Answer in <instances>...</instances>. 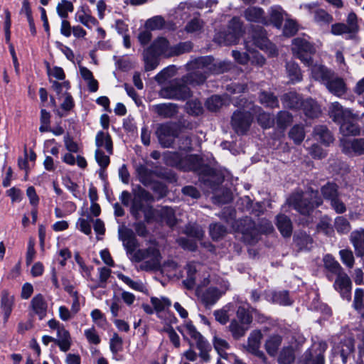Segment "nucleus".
<instances>
[{"mask_svg":"<svg viewBox=\"0 0 364 364\" xmlns=\"http://www.w3.org/2000/svg\"><path fill=\"white\" fill-rule=\"evenodd\" d=\"M287 201L290 206L302 215H309L323 203L318 191H314L312 188H309L304 192H294Z\"/></svg>","mask_w":364,"mask_h":364,"instance_id":"f257e3e1","label":"nucleus"},{"mask_svg":"<svg viewBox=\"0 0 364 364\" xmlns=\"http://www.w3.org/2000/svg\"><path fill=\"white\" fill-rule=\"evenodd\" d=\"M130 260L132 262L140 263L138 269L151 272L160 267L161 255L156 245H152L147 248L138 249Z\"/></svg>","mask_w":364,"mask_h":364,"instance_id":"f03ea898","label":"nucleus"},{"mask_svg":"<svg viewBox=\"0 0 364 364\" xmlns=\"http://www.w3.org/2000/svg\"><path fill=\"white\" fill-rule=\"evenodd\" d=\"M209 63L210 56L200 57L188 63L186 68L190 73L186 75V80L192 86L203 83L209 75Z\"/></svg>","mask_w":364,"mask_h":364,"instance_id":"7ed1b4c3","label":"nucleus"},{"mask_svg":"<svg viewBox=\"0 0 364 364\" xmlns=\"http://www.w3.org/2000/svg\"><path fill=\"white\" fill-rule=\"evenodd\" d=\"M244 33L243 23L238 17H233L228 23L226 30L215 34L213 41L223 46L236 44Z\"/></svg>","mask_w":364,"mask_h":364,"instance_id":"20e7f679","label":"nucleus"},{"mask_svg":"<svg viewBox=\"0 0 364 364\" xmlns=\"http://www.w3.org/2000/svg\"><path fill=\"white\" fill-rule=\"evenodd\" d=\"M188 85H191V82L186 80L185 75L180 79H175L167 86L161 88L159 91V95L166 99L185 100L191 96Z\"/></svg>","mask_w":364,"mask_h":364,"instance_id":"39448f33","label":"nucleus"},{"mask_svg":"<svg viewBox=\"0 0 364 364\" xmlns=\"http://www.w3.org/2000/svg\"><path fill=\"white\" fill-rule=\"evenodd\" d=\"M133 195L134 197L132 201L130 212L135 219L137 220L141 217V212L144 214L149 212L151 206L146 205L145 203L153 202L154 197L150 193L140 186H138L133 189Z\"/></svg>","mask_w":364,"mask_h":364,"instance_id":"423d86ee","label":"nucleus"},{"mask_svg":"<svg viewBox=\"0 0 364 364\" xmlns=\"http://www.w3.org/2000/svg\"><path fill=\"white\" fill-rule=\"evenodd\" d=\"M292 53L305 65L312 64V55L316 50L314 46L304 38H296L292 41Z\"/></svg>","mask_w":364,"mask_h":364,"instance_id":"0eeeda50","label":"nucleus"},{"mask_svg":"<svg viewBox=\"0 0 364 364\" xmlns=\"http://www.w3.org/2000/svg\"><path fill=\"white\" fill-rule=\"evenodd\" d=\"M236 230L242 235V240L248 244L255 243L259 238V230L255 222L246 217L236 222Z\"/></svg>","mask_w":364,"mask_h":364,"instance_id":"6e6552de","label":"nucleus"},{"mask_svg":"<svg viewBox=\"0 0 364 364\" xmlns=\"http://www.w3.org/2000/svg\"><path fill=\"white\" fill-rule=\"evenodd\" d=\"M236 230L242 235V240L248 244L255 243L259 238V230L255 222L246 217L236 222Z\"/></svg>","mask_w":364,"mask_h":364,"instance_id":"1a4fd4ad","label":"nucleus"},{"mask_svg":"<svg viewBox=\"0 0 364 364\" xmlns=\"http://www.w3.org/2000/svg\"><path fill=\"white\" fill-rule=\"evenodd\" d=\"M251 36L253 44L255 46L266 51L271 56L277 55V48L268 39L267 32L263 27L259 26H252Z\"/></svg>","mask_w":364,"mask_h":364,"instance_id":"9d476101","label":"nucleus"},{"mask_svg":"<svg viewBox=\"0 0 364 364\" xmlns=\"http://www.w3.org/2000/svg\"><path fill=\"white\" fill-rule=\"evenodd\" d=\"M187 333L195 341L197 348L199 350V356L203 362H208L210 359L209 352L211 349L210 344L204 339L202 335L191 323L186 325Z\"/></svg>","mask_w":364,"mask_h":364,"instance_id":"9b49d317","label":"nucleus"},{"mask_svg":"<svg viewBox=\"0 0 364 364\" xmlns=\"http://www.w3.org/2000/svg\"><path fill=\"white\" fill-rule=\"evenodd\" d=\"M156 135L161 146L164 148H168L172 146L176 138L178 136V130L172 124H161L157 127Z\"/></svg>","mask_w":364,"mask_h":364,"instance_id":"f8f14e48","label":"nucleus"},{"mask_svg":"<svg viewBox=\"0 0 364 364\" xmlns=\"http://www.w3.org/2000/svg\"><path fill=\"white\" fill-rule=\"evenodd\" d=\"M252 122V114L247 110H237L232 116L231 125L238 134H245Z\"/></svg>","mask_w":364,"mask_h":364,"instance_id":"ddd939ff","label":"nucleus"},{"mask_svg":"<svg viewBox=\"0 0 364 364\" xmlns=\"http://www.w3.org/2000/svg\"><path fill=\"white\" fill-rule=\"evenodd\" d=\"M118 234L119 238L122 240L127 255L130 259L139 247V243L135 236V234L132 230L124 226L119 228Z\"/></svg>","mask_w":364,"mask_h":364,"instance_id":"4468645a","label":"nucleus"},{"mask_svg":"<svg viewBox=\"0 0 364 364\" xmlns=\"http://www.w3.org/2000/svg\"><path fill=\"white\" fill-rule=\"evenodd\" d=\"M300 343L296 342L295 338L292 337L289 344L281 349L278 355V363L279 364H292L300 351Z\"/></svg>","mask_w":364,"mask_h":364,"instance_id":"2eb2a0df","label":"nucleus"},{"mask_svg":"<svg viewBox=\"0 0 364 364\" xmlns=\"http://www.w3.org/2000/svg\"><path fill=\"white\" fill-rule=\"evenodd\" d=\"M334 289L338 291L343 299L350 301L351 299V281L346 272L336 275L333 284Z\"/></svg>","mask_w":364,"mask_h":364,"instance_id":"dca6fc26","label":"nucleus"},{"mask_svg":"<svg viewBox=\"0 0 364 364\" xmlns=\"http://www.w3.org/2000/svg\"><path fill=\"white\" fill-rule=\"evenodd\" d=\"M196 294L206 308L214 305L222 296L218 291V288L213 287L203 291L201 287L198 286L196 290Z\"/></svg>","mask_w":364,"mask_h":364,"instance_id":"f3484780","label":"nucleus"},{"mask_svg":"<svg viewBox=\"0 0 364 364\" xmlns=\"http://www.w3.org/2000/svg\"><path fill=\"white\" fill-rule=\"evenodd\" d=\"M358 114H353L349 118H345L340 124V132L344 136L359 135L360 127L358 124Z\"/></svg>","mask_w":364,"mask_h":364,"instance_id":"a211bd4d","label":"nucleus"},{"mask_svg":"<svg viewBox=\"0 0 364 364\" xmlns=\"http://www.w3.org/2000/svg\"><path fill=\"white\" fill-rule=\"evenodd\" d=\"M243 16L250 22L259 23L263 25L269 24L264 9L259 6H249L244 11Z\"/></svg>","mask_w":364,"mask_h":364,"instance_id":"6ab92c4d","label":"nucleus"},{"mask_svg":"<svg viewBox=\"0 0 364 364\" xmlns=\"http://www.w3.org/2000/svg\"><path fill=\"white\" fill-rule=\"evenodd\" d=\"M325 85L331 93L337 97H341L347 90L344 80L336 75L334 73L331 76L330 79L326 81Z\"/></svg>","mask_w":364,"mask_h":364,"instance_id":"aec40b11","label":"nucleus"},{"mask_svg":"<svg viewBox=\"0 0 364 364\" xmlns=\"http://www.w3.org/2000/svg\"><path fill=\"white\" fill-rule=\"evenodd\" d=\"M341 146L346 154L353 152L357 155L364 154V139L348 140L343 138L341 139Z\"/></svg>","mask_w":364,"mask_h":364,"instance_id":"412c9836","label":"nucleus"},{"mask_svg":"<svg viewBox=\"0 0 364 364\" xmlns=\"http://www.w3.org/2000/svg\"><path fill=\"white\" fill-rule=\"evenodd\" d=\"M328 114L334 122L339 124L345 118L352 116L351 110L345 109L339 102H332L328 107Z\"/></svg>","mask_w":364,"mask_h":364,"instance_id":"4be33fe9","label":"nucleus"},{"mask_svg":"<svg viewBox=\"0 0 364 364\" xmlns=\"http://www.w3.org/2000/svg\"><path fill=\"white\" fill-rule=\"evenodd\" d=\"M149 48L159 56L171 57V46L166 38L159 37L156 38Z\"/></svg>","mask_w":364,"mask_h":364,"instance_id":"5701e85b","label":"nucleus"},{"mask_svg":"<svg viewBox=\"0 0 364 364\" xmlns=\"http://www.w3.org/2000/svg\"><path fill=\"white\" fill-rule=\"evenodd\" d=\"M152 110L163 118H171L178 112V105L174 103H162L154 105Z\"/></svg>","mask_w":364,"mask_h":364,"instance_id":"b1692460","label":"nucleus"},{"mask_svg":"<svg viewBox=\"0 0 364 364\" xmlns=\"http://www.w3.org/2000/svg\"><path fill=\"white\" fill-rule=\"evenodd\" d=\"M269 24L272 23L277 28H281L283 21L288 17L286 11L278 5L271 6L269 9Z\"/></svg>","mask_w":364,"mask_h":364,"instance_id":"393cba45","label":"nucleus"},{"mask_svg":"<svg viewBox=\"0 0 364 364\" xmlns=\"http://www.w3.org/2000/svg\"><path fill=\"white\" fill-rule=\"evenodd\" d=\"M326 344L325 343H319V353L314 356L311 350H307L303 357V364H324L323 352L326 349Z\"/></svg>","mask_w":364,"mask_h":364,"instance_id":"a878e982","label":"nucleus"},{"mask_svg":"<svg viewBox=\"0 0 364 364\" xmlns=\"http://www.w3.org/2000/svg\"><path fill=\"white\" fill-rule=\"evenodd\" d=\"M173 26L174 24L166 22L161 16H155L147 19L145 22V27L149 31L161 30L166 28L173 30Z\"/></svg>","mask_w":364,"mask_h":364,"instance_id":"bb28decb","label":"nucleus"},{"mask_svg":"<svg viewBox=\"0 0 364 364\" xmlns=\"http://www.w3.org/2000/svg\"><path fill=\"white\" fill-rule=\"evenodd\" d=\"M33 313L37 315L40 320L44 318L47 313V303L41 294L35 296L31 301Z\"/></svg>","mask_w":364,"mask_h":364,"instance_id":"cd10ccee","label":"nucleus"},{"mask_svg":"<svg viewBox=\"0 0 364 364\" xmlns=\"http://www.w3.org/2000/svg\"><path fill=\"white\" fill-rule=\"evenodd\" d=\"M350 240L353 244L358 257L364 255V228L354 230L350 233Z\"/></svg>","mask_w":364,"mask_h":364,"instance_id":"c85d7f7f","label":"nucleus"},{"mask_svg":"<svg viewBox=\"0 0 364 364\" xmlns=\"http://www.w3.org/2000/svg\"><path fill=\"white\" fill-rule=\"evenodd\" d=\"M282 343V337L278 334H272L264 343V349L269 355L274 357L278 354V350Z\"/></svg>","mask_w":364,"mask_h":364,"instance_id":"c756f323","label":"nucleus"},{"mask_svg":"<svg viewBox=\"0 0 364 364\" xmlns=\"http://www.w3.org/2000/svg\"><path fill=\"white\" fill-rule=\"evenodd\" d=\"M201 267L200 264L193 262L187 264V277L183 283L188 289H192L195 287L197 273Z\"/></svg>","mask_w":364,"mask_h":364,"instance_id":"7c9ffc66","label":"nucleus"},{"mask_svg":"<svg viewBox=\"0 0 364 364\" xmlns=\"http://www.w3.org/2000/svg\"><path fill=\"white\" fill-rule=\"evenodd\" d=\"M311 74L313 77L316 80L323 82L324 84L328 80L330 79L331 76L334 73L331 70H328L326 67L322 65H312L311 64Z\"/></svg>","mask_w":364,"mask_h":364,"instance_id":"2f4dec72","label":"nucleus"},{"mask_svg":"<svg viewBox=\"0 0 364 364\" xmlns=\"http://www.w3.org/2000/svg\"><path fill=\"white\" fill-rule=\"evenodd\" d=\"M314 135L324 145L328 146L333 141V136L328 129L323 125L316 126L314 129Z\"/></svg>","mask_w":364,"mask_h":364,"instance_id":"473e14b6","label":"nucleus"},{"mask_svg":"<svg viewBox=\"0 0 364 364\" xmlns=\"http://www.w3.org/2000/svg\"><path fill=\"white\" fill-rule=\"evenodd\" d=\"M159 56L151 49L147 48L143 52L145 71L154 70L159 65Z\"/></svg>","mask_w":364,"mask_h":364,"instance_id":"72a5a7b5","label":"nucleus"},{"mask_svg":"<svg viewBox=\"0 0 364 364\" xmlns=\"http://www.w3.org/2000/svg\"><path fill=\"white\" fill-rule=\"evenodd\" d=\"M95 145L97 149L105 147L109 154H112L113 146L111 136L104 132H99L95 137Z\"/></svg>","mask_w":364,"mask_h":364,"instance_id":"f704fd0d","label":"nucleus"},{"mask_svg":"<svg viewBox=\"0 0 364 364\" xmlns=\"http://www.w3.org/2000/svg\"><path fill=\"white\" fill-rule=\"evenodd\" d=\"M14 298L6 290L1 293V308L4 311V320L6 321L12 311Z\"/></svg>","mask_w":364,"mask_h":364,"instance_id":"c9c22d12","label":"nucleus"},{"mask_svg":"<svg viewBox=\"0 0 364 364\" xmlns=\"http://www.w3.org/2000/svg\"><path fill=\"white\" fill-rule=\"evenodd\" d=\"M136 173L139 181L145 186H149L154 182V171L149 169L145 166L140 165L136 168Z\"/></svg>","mask_w":364,"mask_h":364,"instance_id":"e433bc0d","label":"nucleus"},{"mask_svg":"<svg viewBox=\"0 0 364 364\" xmlns=\"http://www.w3.org/2000/svg\"><path fill=\"white\" fill-rule=\"evenodd\" d=\"M286 71L287 76L292 83H296L302 80V74L299 65L289 61L286 63Z\"/></svg>","mask_w":364,"mask_h":364,"instance_id":"4c0bfd02","label":"nucleus"},{"mask_svg":"<svg viewBox=\"0 0 364 364\" xmlns=\"http://www.w3.org/2000/svg\"><path fill=\"white\" fill-rule=\"evenodd\" d=\"M209 75L210 74H221L229 70L231 68L230 63L221 60H215L213 58L210 56L209 63Z\"/></svg>","mask_w":364,"mask_h":364,"instance_id":"58836bf2","label":"nucleus"},{"mask_svg":"<svg viewBox=\"0 0 364 364\" xmlns=\"http://www.w3.org/2000/svg\"><path fill=\"white\" fill-rule=\"evenodd\" d=\"M277 226L284 237H289L292 232L291 220L284 215H279L277 218Z\"/></svg>","mask_w":364,"mask_h":364,"instance_id":"ea45409f","label":"nucleus"},{"mask_svg":"<svg viewBox=\"0 0 364 364\" xmlns=\"http://www.w3.org/2000/svg\"><path fill=\"white\" fill-rule=\"evenodd\" d=\"M301 108L303 109L304 114L311 118L317 117L321 113L320 107L312 99H306L304 100Z\"/></svg>","mask_w":364,"mask_h":364,"instance_id":"a19ab883","label":"nucleus"},{"mask_svg":"<svg viewBox=\"0 0 364 364\" xmlns=\"http://www.w3.org/2000/svg\"><path fill=\"white\" fill-rule=\"evenodd\" d=\"M354 343L350 339L345 340L341 346V357L344 364H346L348 359L353 358Z\"/></svg>","mask_w":364,"mask_h":364,"instance_id":"79ce46f5","label":"nucleus"},{"mask_svg":"<svg viewBox=\"0 0 364 364\" xmlns=\"http://www.w3.org/2000/svg\"><path fill=\"white\" fill-rule=\"evenodd\" d=\"M284 103L289 108L299 109L303 105L304 100H302L299 95L295 92H289L283 97Z\"/></svg>","mask_w":364,"mask_h":364,"instance_id":"37998d69","label":"nucleus"},{"mask_svg":"<svg viewBox=\"0 0 364 364\" xmlns=\"http://www.w3.org/2000/svg\"><path fill=\"white\" fill-rule=\"evenodd\" d=\"M314 20L320 26L328 25L333 21V16L322 9H317L314 12Z\"/></svg>","mask_w":364,"mask_h":364,"instance_id":"c03bdc74","label":"nucleus"},{"mask_svg":"<svg viewBox=\"0 0 364 364\" xmlns=\"http://www.w3.org/2000/svg\"><path fill=\"white\" fill-rule=\"evenodd\" d=\"M323 262L324 267L336 276L344 272L340 264L330 255L324 257Z\"/></svg>","mask_w":364,"mask_h":364,"instance_id":"a18cd8bd","label":"nucleus"},{"mask_svg":"<svg viewBox=\"0 0 364 364\" xmlns=\"http://www.w3.org/2000/svg\"><path fill=\"white\" fill-rule=\"evenodd\" d=\"M262 334L260 331H253L248 337L247 350L250 353L260 348Z\"/></svg>","mask_w":364,"mask_h":364,"instance_id":"49530a36","label":"nucleus"},{"mask_svg":"<svg viewBox=\"0 0 364 364\" xmlns=\"http://www.w3.org/2000/svg\"><path fill=\"white\" fill-rule=\"evenodd\" d=\"M77 21L88 28H91L92 26H96L97 20L87 13L84 9L78 11L76 14Z\"/></svg>","mask_w":364,"mask_h":364,"instance_id":"de8ad7c7","label":"nucleus"},{"mask_svg":"<svg viewBox=\"0 0 364 364\" xmlns=\"http://www.w3.org/2000/svg\"><path fill=\"white\" fill-rule=\"evenodd\" d=\"M117 277L119 279L125 283L127 286H129L131 289L140 291L144 292L146 289V287L141 281H134L131 278L127 276H125L122 273H118Z\"/></svg>","mask_w":364,"mask_h":364,"instance_id":"09e8293b","label":"nucleus"},{"mask_svg":"<svg viewBox=\"0 0 364 364\" xmlns=\"http://www.w3.org/2000/svg\"><path fill=\"white\" fill-rule=\"evenodd\" d=\"M193 47V43L191 41L181 42L173 46L171 50V57L189 53L192 50Z\"/></svg>","mask_w":364,"mask_h":364,"instance_id":"8fccbe9b","label":"nucleus"},{"mask_svg":"<svg viewBox=\"0 0 364 364\" xmlns=\"http://www.w3.org/2000/svg\"><path fill=\"white\" fill-rule=\"evenodd\" d=\"M204 25L205 22L202 19L195 17L188 22L185 27V31L191 33H201L203 32Z\"/></svg>","mask_w":364,"mask_h":364,"instance_id":"3c124183","label":"nucleus"},{"mask_svg":"<svg viewBox=\"0 0 364 364\" xmlns=\"http://www.w3.org/2000/svg\"><path fill=\"white\" fill-rule=\"evenodd\" d=\"M334 227L339 234H348L351 230V225L349 221L343 216L336 218Z\"/></svg>","mask_w":364,"mask_h":364,"instance_id":"603ef678","label":"nucleus"},{"mask_svg":"<svg viewBox=\"0 0 364 364\" xmlns=\"http://www.w3.org/2000/svg\"><path fill=\"white\" fill-rule=\"evenodd\" d=\"M259 102L261 104L269 107H278V100L272 93L268 92H261L259 96Z\"/></svg>","mask_w":364,"mask_h":364,"instance_id":"864d4df0","label":"nucleus"},{"mask_svg":"<svg viewBox=\"0 0 364 364\" xmlns=\"http://www.w3.org/2000/svg\"><path fill=\"white\" fill-rule=\"evenodd\" d=\"M210 235L213 240H217L223 237L227 233L226 228L220 223H212L209 226Z\"/></svg>","mask_w":364,"mask_h":364,"instance_id":"5fc2aeb1","label":"nucleus"},{"mask_svg":"<svg viewBox=\"0 0 364 364\" xmlns=\"http://www.w3.org/2000/svg\"><path fill=\"white\" fill-rule=\"evenodd\" d=\"M289 136L296 144H301L305 137V132L303 126L294 125L290 129Z\"/></svg>","mask_w":364,"mask_h":364,"instance_id":"6e6d98bb","label":"nucleus"},{"mask_svg":"<svg viewBox=\"0 0 364 364\" xmlns=\"http://www.w3.org/2000/svg\"><path fill=\"white\" fill-rule=\"evenodd\" d=\"M294 241L300 250L310 249L313 242L311 237L304 232L296 235Z\"/></svg>","mask_w":364,"mask_h":364,"instance_id":"4d7b16f0","label":"nucleus"},{"mask_svg":"<svg viewBox=\"0 0 364 364\" xmlns=\"http://www.w3.org/2000/svg\"><path fill=\"white\" fill-rule=\"evenodd\" d=\"M321 193L326 199L331 200L338 196V186L333 183H327L322 186Z\"/></svg>","mask_w":364,"mask_h":364,"instance_id":"13d9d810","label":"nucleus"},{"mask_svg":"<svg viewBox=\"0 0 364 364\" xmlns=\"http://www.w3.org/2000/svg\"><path fill=\"white\" fill-rule=\"evenodd\" d=\"M151 303L153 305L154 310L157 312L164 311L171 305V301L164 296H161L160 298L151 297Z\"/></svg>","mask_w":364,"mask_h":364,"instance_id":"bf43d9fd","label":"nucleus"},{"mask_svg":"<svg viewBox=\"0 0 364 364\" xmlns=\"http://www.w3.org/2000/svg\"><path fill=\"white\" fill-rule=\"evenodd\" d=\"M229 329L233 338L237 340L245 336L247 328H245L236 320H232L229 326Z\"/></svg>","mask_w":364,"mask_h":364,"instance_id":"052dcab7","label":"nucleus"},{"mask_svg":"<svg viewBox=\"0 0 364 364\" xmlns=\"http://www.w3.org/2000/svg\"><path fill=\"white\" fill-rule=\"evenodd\" d=\"M185 233L198 240H201L204 236V230L197 224H189L186 227Z\"/></svg>","mask_w":364,"mask_h":364,"instance_id":"680f3d73","label":"nucleus"},{"mask_svg":"<svg viewBox=\"0 0 364 364\" xmlns=\"http://www.w3.org/2000/svg\"><path fill=\"white\" fill-rule=\"evenodd\" d=\"M187 112L190 114L198 116L203 112L202 103L198 100L188 101L186 105Z\"/></svg>","mask_w":364,"mask_h":364,"instance_id":"e2e57ef3","label":"nucleus"},{"mask_svg":"<svg viewBox=\"0 0 364 364\" xmlns=\"http://www.w3.org/2000/svg\"><path fill=\"white\" fill-rule=\"evenodd\" d=\"M298 31V26L295 21L289 18H285V23L283 28V33L284 36L290 37L296 34Z\"/></svg>","mask_w":364,"mask_h":364,"instance_id":"0e129e2a","label":"nucleus"},{"mask_svg":"<svg viewBox=\"0 0 364 364\" xmlns=\"http://www.w3.org/2000/svg\"><path fill=\"white\" fill-rule=\"evenodd\" d=\"M224 104L223 99L218 95H213L206 101L207 108L212 112L218 110Z\"/></svg>","mask_w":364,"mask_h":364,"instance_id":"69168bd1","label":"nucleus"},{"mask_svg":"<svg viewBox=\"0 0 364 364\" xmlns=\"http://www.w3.org/2000/svg\"><path fill=\"white\" fill-rule=\"evenodd\" d=\"M161 218L169 227H173L176 223V219L172 208H163L161 210Z\"/></svg>","mask_w":364,"mask_h":364,"instance_id":"338daca9","label":"nucleus"},{"mask_svg":"<svg viewBox=\"0 0 364 364\" xmlns=\"http://www.w3.org/2000/svg\"><path fill=\"white\" fill-rule=\"evenodd\" d=\"M73 11V5L70 1L67 0H62L61 3L58 4L57 6V12L58 15L63 18H66L68 16V11Z\"/></svg>","mask_w":364,"mask_h":364,"instance_id":"774afa93","label":"nucleus"}]
</instances>
